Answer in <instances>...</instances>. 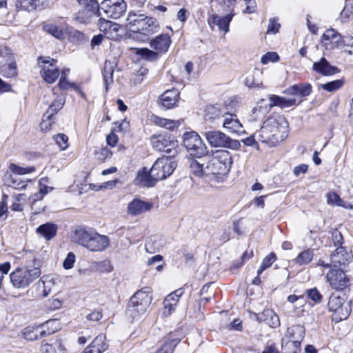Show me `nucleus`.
I'll list each match as a JSON object with an SVG mask.
<instances>
[{"label":"nucleus","instance_id":"nucleus-1","mask_svg":"<svg viewBox=\"0 0 353 353\" xmlns=\"http://www.w3.org/2000/svg\"><path fill=\"white\" fill-rule=\"evenodd\" d=\"M232 165V155L228 150L216 151L207 162L201 159H191L189 163L193 175L196 177L209 176L210 181L216 183H223L226 180Z\"/></svg>","mask_w":353,"mask_h":353},{"label":"nucleus","instance_id":"nucleus-2","mask_svg":"<svg viewBox=\"0 0 353 353\" xmlns=\"http://www.w3.org/2000/svg\"><path fill=\"white\" fill-rule=\"evenodd\" d=\"M288 132V123L285 118L276 116L267 119L256 135L261 142L275 146L287 137Z\"/></svg>","mask_w":353,"mask_h":353},{"label":"nucleus","instance_id":"nucleus-3","mask_svg":"<svg viewBox=\"0 0 353 353\" xmlns=\"http://www.w3.org/2000/svg\"><path fill=\"white\" fill-rule=\"evenodd\" d=\"M72 241L92 252H103L110 246V239L98 233L94 229L85 226L76 228L71 236Z\"/></svg>","mask_w":353,"mask_h":353},{"label":"nucleus","instance_id":"nucleus-4","mask_svg":"<svg viewBox=\"0 0 353 353\" xmlns=\"http://www.w3.org/2000/svg\"><path fill=\"white\" fill-rule=\"evenodd\" d=\"M126 26L132 32L130 37L142 42L148 41L150 35L159 31L156 19L135 12H129Z\"/></svg>","mask_w":353,"mask_h":353},{"label":"nucleus","instance_id":"nucleus-5","mask_svg":"<svg viewBox=\"0 0 353 353\" xmlns=\"http://www.w3.org/2000/svg\"><path fill=\"white\" fill-rule=\"evenodd\" d=\"M152 301V290L144 287L136 292L130 299L128 311L132 319H139L143 315Z\"/></svg>","mask_w":353,"mask_h":353},{"label":"nucleus","instance_id":"nucleus-6","mask_svg":"<svg viewBox=\"0 0 353 353\" xmlns=\"http://www.w3.org/2000/svg\"><path fill=\"white\" fill-rule=\"evenodd\" d=\"M40 276L41 270L39 268L25 266L15 269L10 274V279L14 288L24 289Z\"/></svg>","mask_w":353,"mask_h":353},{"label":"nucleus","instance_id":"nucleus-7","mask_svg":"<svg viewBox=\"0 0 353 353\" xmlns=\"http://www.w3.org/2000/svg\"><path fill=\"white\" fill-rule=\"evenodd\" d=\"M183 141L190 155L201 159L208 154V147L197 132L192 131L184 133Z\"/></svg>","mask_w":353,"mask_h":353},{"label":"nucleus","instance_id":"nucleus-8","mask_svg":"<svg viewBox=\"0 0 353 353\" xmlns=\"http://www.w3.org/2000/svg\"><path fill=\"white\" fill-rule=\"evenodd\" d=\"M327 306L329 310L333 312V319L336 321L346 319L351 312L350 303L338 295H332L330 297Z\"/></svg>","mask_w":353,"mask_h":353},{"label":"nucleus","instance_id":"nucleus-9","mask_svg":"<svg viewBox=\"0 0 353 353\" xmlns=\"http://www.w3.org/2000/svg\"><path fill=\"white\" fill-rule=\"evenodd\" d=\"M38 63L41 68V76L48 83H54L60 75L57 61L50 57L38 58Z\"/></svg>","mask_w":353,"mask_h":353},{"label":"nucleus","instance_id":"nucleus-10","mask_svg":"<svg viewBox=\"0 0 353 353\" xmlns=\"http://www.w3.org/2000/svg\"><path fill=\"white\" fill-rule=\"evenodd\" d=\"M176 167L175 161L168 157L158 159L150 168L152 177L156 179L157 181L163 180L170 176Z\"/></svg>","mask_w":353,"mask_h":353},{"label":"nucleus","instance_id":"nucleus-11","mask_svg":"<svg viewBox=\"0 0 353 353\" xmlns=\"http://www.w3.org/2000/svg\"><path fill=\"white\" fill-rule=\"evenodd\" d=\"M326 280L330 288L336 291H342L351 285L350 277L342 270H330L326 274Z\"/></svg>","mask_w":353,"mask_h":353},{"label":"nucleus","instance_id":"nucleus-12","mask_svg":"<svg viewBox=\"0 0 353 353\" xmlns=\"http://www.w3.org/2000/svg\"><path fill=\"white\" fill-rule=\"evenodd\" d=\"M214 113L218 112L217 117H223V128L230 134H236L238 135L245 133V130L234 114L228 112H222L215 108H212Z\"/></svg>","mask_w":353,"mask_h":353},{"label":"nucleus","instance_id":"nucleus-13","mask_svg":"<svg viewBox=\"0 0 353 353\" xmlns=\"http://www.w3.org/2000/svg\"><path fill=\"white\" fill-rule=\"evenodd\" d=\"M126 8L124 0H103L100 6V9L107 17L115 19L124 14Z\"/></svg>","mask_w":353,"mask_h":353},{"label":"nucleus","instance_id":"nucleus-14","mask_svg":"<svg viewBox=\"0 0 353 353\" xmlns=\"http://www.w3.org/2000/svg\"><path fill=\"white\" fill-rule=\"evenodd\" d=\"M98 27L100 31L111 40L117 41L121 37L120 34L121 26L115 22L100 18L98 21Z\"/></svg>","mask_w":353,"mask_h":353},{"label":"nucleus","instance_id":"nucleus-15","mask_svg":"<svg viewBox=\"0 0 353 353\" xmlns=\"http://www.w3.org/2000/svg\"><path fill=\"white\" fill-rule=\"evenodd\" d=\"M343 40L344 37L334 29H328L323 34L321 41L327 50H332L343 43Z\"/></svg>","mask_w":353,"mask_h":353},{"label":"nucleus","instance_id":"nucleus-16","mask_svg":"<svg viewBox=\"0 0 353 353\" xmlns=\"http://www.w3.org/2000/svg\"><path fill=\"white\" fill-rule=\"evenodd\" d=\"M232 12L224 16L220 17L216 14H211L208 19V23L212 30L214 29L215 26H217L220 31H223L224 33L229 32L230 23L234 17Z\"/></svg>","mask_w":353,"mask_h":353},{"label":"nucleus","instance_id":"nucleus-17","mask_svg":"<svg viewBox=\"0 0 353 353\" xmlns=\"http://www.w3.org/2000/svg\"><path fill=\"white\" fill-rule=\"evenodd\" d=\"M352 259V255L344 247H338L330 256L331 265L333 267H339L348 263Z\"/></svg>","mask_w":353,"mask_h":353},{"label":"nucleus","instance_id":"nucleus-18","mask_svg":"<svg viewBox=\"0 0 353 353\" xmlns=\"http://www.w3.org/2000/svg\"><path fill=\"white\" fill-rule=\"evenodd\" d=\"M152 144L153 147L158 151L170 153L172 149L175 148L177 145V141L174 139H167L165 137H152Z\"/></svg>","mask_w":353,"mask_h":353},{"label":"nucleus","instance_id":"nucleus-19","mask_svg":"<svg viewBox=\"0 0 353 353\" xmlns=\"http://www.w3.org/2000/svg\"><path fill=\"white\" fill-rule=\"evenodd\" d=\"M152 205L139 199H134L127 207V213L131 216H138L151 210Z\"/></svg>","mask_w":353,"mask_h":353},{"label":"nucleus","instance_id":"nucleus-20","mask_svg":"<svg viewBox=\"0 0 353 353\" xmlns=\"http://www.w3.org/2000/svg\"><path fill=\"white\" fill-rule=\"evenodd\" d=\"M183 291L182 289H178L174 292L168 294L163 301V314L165 316L170 315L173 311L175 310L176 305L179 301V298L183 295Z\"/></svg>","mask_w":353,"mask_h":353},{"label":"nucleus","instance_id":"nucleus-21","mask_svg":"<svg viewBox=\"0 0 353 353\" xmlns=\"http://www.w3.org/2000/svg\"><path fill=\"white\" fill-rule=\"evenodd\" d=\"M204 136L212 148H223L228 139V135L219 130L208 131Z\"/></svg>","mask_w":353,"mask_h":353},{"label":"nucleus","instance_id":"nucleus-22","mask_svg":"<svg viewBox=\"0 0 353 353\" xmlns=\"http://www.w3.org/2000/svg\"><path fill=\"white\" fill-rule=\"evenodd\" d=\"M100 15V6L96 8L84 7L76 14L75 19L80 23H89L93 17Z\"/></svg>","mask_w":353,"mask_h":353},{"label":"nucleus","instance_id":"nucleus-23","mask_svg":"<svg viewBox=\"0 0 353 353\" xmlns=\"http://www.w3.org/2000/svg\"><path fill=\"white\" fill-rule=\"evenodd\" d=\"M152 48L155 50L157 53L166 52L171 44L170 37L168 34H162L152 39L150 43Z\"/></svg>","mask_w":353,"mask_h":353},{"label":"nucleus","instance_id":"nucleus-24","mask_svg":"<svg viewBox=\"0 0 353 353\" xmlns=\"http://www.w3.org/2000/svg\"><path fill=\"white\" fill-rule=\"evenodd\" d=\"M105 336L99 334L84 350L83 353H102L108 348Z\"/></svg>","mask_w":353,"mask_h":353},{"label":"nucleus","instance_id":"nucleus-25","mask_svg":"<svg viewBox=\"0 0 353 353\" xmlns=\"http://www.w3.org/2000/svg\"><path fill=\"white\" fill-rule=\"evenodd\" d=\"M55 285V281L53 278L46 276L41 279L37 283L38 295L41 297L48 296Z\"/></svg>","mask_w":353,"mask_h":353},{"label":"nucleus","instance_id":"nucleus-26","mask_svg":"<svg viewBox=\"0 0 353 353\" xmlns=\"http://www.w3.org/2000/svg\"><path fill=\"white\" fill-rule=\"evenodd\" d=\"M179 99V92L177 90H168L161 94V103L164 108L170 109L176 105Z\"/></svg>","mask_w":353,"mask_h":353},{"label":"nucleus","instance_id":"nucleus-27","mask_svg":"<svg viewBox=\"0 0 353 353\" xmlns=\"http://www.w3.org/2000/svg\"><path fill=\"white\" fill-rule=\"evenodd\" d=\"M137 184L144 187H152L157 183L156 179L152 177L151 169L148 170L146 168H143L137 173L135 179Z\"/></svg>","mask_w":353,"mask_h":353},{"label":"nucleus","instance_id":"nucleus-28","mask_svg":"<svg viewBox=\"0 0 353 353\" xmlns=\"http://www.w3.org/2000/svg\"><path fill=\"white\" fill-rule=\"evenodd\" d=\"M312 69L324 76L333 75L339 71L337 68L331 65L325 58H321L319 61L314 62Z\"/></svg>","mask_w":353,"mask_h":353},{"label":"nucleus","instance_id":"nucleus-29","mask_svg":"<svg viewBox=\"0 0 353 353\" xmlns=\"http://www.w3.org/2000/svg\"><path fill=\"white\" fill-rule=\"evenodd\" d=\"M150 121L160 128H164L169 130L177 129L181 123L179 120H172L160 117L157 115L152 114L150 116Z\"/></svg>","mask_w":353,"mask_h":353},{"label":"nucleus","instance_id":"nucleus-30","mask_svg":"<svg viewBox=\"0 0 353 353\" xmlns=\"http://www.w3.org/2000/svg\"><path fill=\"white\" fill-rule=\"evenodd\" d=\"M57 230L56 224L49 222L39 225L36 229V232L46 241H50L57 235Z\"/></svg>","mask_w":353,"mask_h":353},{"label":"nucleus","instance_id":"nucleus-31","mask_svg":"<svg viewBox=\"0 0 353 353\" xmlns=\"http://www.w3.org/2000/svg\"><path fill=\"white\" fill-rule=\"evenodd\" d=\"M40 337L52 334L59 331L61 327V322L59 319H50L39 326Z\"/></svg>","mask_w":353,"mask_h":353},{"label":"nucleus","instance_id":"nucleus-32","mask_svg":"<svg viewBox=\"0 0 353 353\" xmlns=\"http://www.w3.org/2000/svg\"><path fill=\"white\" fill-rule=\"evenodd\" d=\"M312 92V85L308 83L295 84L285 91V93L290 95H299L302 97L309 96Z\"/></svg>","mask_w":353,"mask_h":353},{"label":"nucleus","instance_id":"nucleus-33","mask_svg":"<svg viewBox=\"0 0 353 353\" xmlns=\"http://www.w3.org/2000/svg\"><path fill=\"white\" fill-rule=\"evenodd\" d=\"M270 99V105L271 107L278 106L281 108H286L292 107L296 105V99L294 98L288 99L285 97L277 96V95H270L269 97Z\"/></svg>","mask_w":353,"mask_h":353},{"label":"nucleus","instance_id":"nucleus-34","mask_svg":"<svg viewBox=\"0 0 353 353\" xmlns=\"http://www.w3.org/2000/svg\"><path fill=\"white\" fill-rule=\"evenodd\" d=\"M327 203L328 205H332L337 207H341L347 210H353V204L345 201L343 200L339 195L334 192H329L326 195Z\"/></svg>","mask_w":353,"mask_h":353},{"label":"nucleus","instance_id":"nucleus-35","mask_svg":"<svg viewBox=\"0 0 353 353\" xmlns=\"http://www.w3.org/2000/svg\"><path fill=\"white\" fill-rule=\"evenodd\" d=\"M0 72L7 78H13L17 75L16 62L5 63L4 60L0 61Z\"/></svg>","mask_w":353,"mask_h":353},{"label":"nucleus","instance_id":"nucleus-36","mask_svg":"<svg viewBox=\"0 0 353 353\" xmlns=\"http://www.w3.org/2000/svg\"><path fill=\"white\" fill-rule=\"evenodd\" d=\"M304 327L303 326L296 325L288 328L285 336L289 338L290 340L302 341L304 338Z\"/></svg>","mask_w":353,"mask_h":353},{"label":"nucleus","instance_id":"nucleus-37","mask_svg":"<svg viewBox=\"0 0 353 353\" xmlns=\"http://www.w3.org/2000/svg\"><path fill=\"white\" fill-rule=\"evenodd\" d=\"M65 101L63 97H58L50 105L48 109L46 112V117H54L57 112L62 109L64 105Z\"/></svg>","mask_w":353,"mask_h":353},{"label":"nucleus","instance_id":"nucleus-38","mask_svg":"<svg viewBox=\"0 0 353 353\" xmlns=\"http://www.w3.org/2000/svg\"><path fill=\"white\" fill-rule=\"evenodd\" d=\"M135 54L140 56L142 59L152 61L158 59L157 52H154L148 48H136Z\"/></svg>","mask_w":353,"mask_h":353},{"label":"nucleus","instance_id":"nucleus-39","mask_svg":"<svg viewBox=\"0 0 353 353\" xmlns=\"http://www.w3.org/2000/svg\"><path fill=\"white\" fill-rule=\"evenodd\" d=\"M353 17V4L346 1L343 10L341 12L339 19L345 23L349 22Z\"/></svg>","mask_w":353,"mask_h":353},{"label":"nucleus","instance_id":"nucleus-40","mask_svg":"<svg viewBox=\"0 0 353 353\" xmlns=\"http://www.w3.org/2000/svg\"><path fill=\"white\" fill-rule=\"evenodd\" d=\"M113 68L110 62L105 61L103 68V81L105 85L106 90L109 85H110L113 81Z\"/></svg>","mask_w":353,"mask_h":353},{"label":"nucleus","instance_id":"nucleus-41","mask_svg":"<svg viewBox=\"0 0 353 353\" xmlns=\"http://www.w3.org/2000/svg\"><path fill=\"white\" fill-rule=\"evenodd\" d=\"M314 256L313 250L307 249L301 252L295 259V263L299 265L308 264Z\"/></svg>","mask_w":353,"mask_h":353},{"label":"nucleus","instance_id":"nucleus-42","mask_svg":"<svg viewBox=\"0 0 353 353\" xmlns=\"http://www.w3.org/2000/svg\"><path fill=\"white\" fill-rule=\"evenodd\" d=\"M344 84L343 79H337L321 85V88L327 92H332L340 89Z\"/></svg>","mask_w":353,"mask_h":353},{"label":"nucleus","instance_id":"nucleus-43","mask_svg":"<svg viewBox=\"0 0 353 353\" xmlns=\"http://www.w3.org/2000/svg\"><path fill=\"white\" fill-rule=\"evenodd\" d=\"M276 256L274 253L271 252L267 255L262 261L261 265L257 271L258 274H261L265 269L270 268L276 261Z\"/></svg>","mask_w":353,"mask_h":353},{"label":"nucleus","instance_id":"nucleus-44","mask_svg":"<svg viewBox=\"0 0 353 353\" xmlns=\"http://www.w3.org/2000/svg\"><path fill=\"white\" fill-rule=\"evenodd\" d=\"M301 341L299 340H289L286 342L284 350L288 353H300L301 352Z\"/></svg>","mask_w":353,"mask_h":353},{"label":"nucleus","instance_id":"nucleus-45","mask_svg":"<svg viewBox=\"0 0 353 353\" xmlns=\"http://www.w3.org/2000/svg\"><path fill=\"white\" fill-rule=\"evenodd\" d=\"M4 60L5 63L16 62L12 50L7 46L0 47V61Z\"/></svg>","mask_w":353,"mask_h":353},{"label":"nucleus","instance_id":"nucleus-46","mask_svg":"<svg viewBox=\"0 0 353 353\" xmlns=\"http://www.w3.org/2000/svg\"><path fill=\"white\" fill-rule=\"evenodd\" d=\"M40 330L41 329L39 327L36 329L30 327H26L23 332V337L28 341L38 339L39 338H41L40 335L39 336L38 334V333L39 334Z\"/></svg>","mask_w":353,"mask_h":353},{"label":"nucleus","instance_id":"nucleus-47","mask_svg":"<svg viewBox=\"0 0 353 353\" xmlns=\"http://www.w3.org/2000/svg\"><path fill=\"white\" fill-rule=\"evenodd\" d=\"M9 170L14 174L19 175H23L28 173H31L34 171V167L23 168L20 167L14 163H10L9 165Z\"/></svg>","mask_w":353,"mask_h":353},{"label":"nucleus","instance_id":"nucleus-48","mask_svg":"<svg viewBox=\"0 0 353 353\" xmlns=\"http://www.w3.org/2000/svg\"><path fill=\"white\" fill-rule=\"evenodd\" d=\"M43 29L57 39H63L64 37V32L61 29L56 26L52 24H46L43 26Z\"/></svg>","mask_w":353,"mask_h":353},{"label":"nucleus","instance_id":"nucleus-49","mask_svg":"<svg viewBox=\"0 0 353 353\" xmlns=\"http://www.w3.org/2000/svg\"><path fill=\"white\" fill-rule=\"evenodd\" d=\"M54 117H46V112L43 115L42 121L40 123V128L43 132H47L50 130L52 124L54 123Z\"/></svg>","mask_w":353,"mask_h":353},{"label":"nucleus","instance_id":"nucleus-50","mask_svg":"<svg viewBox=\"0 0 353 353\" xmlns=\"http://www.w3.org/2000/svg\"><path fill=\"white\" fill-rule=\"evenodd\" d=\"M48 192L47 186L44 185L43 187H41L38 192L29 197V201L31 205H33L37 201L42 200Z\"/></svg>","mask_w":353,"mask_h":353},{"label":"nucleus","instance_id":"nucleus-51","mask_svg":"<svg viewBox=\"0 0 353 353\" xmlns=\"http://www.w3.org/2000/svg\"><path fill=\"white\" fill-rule=\"evenodd\" d=\"M53 139L61 150H64L68 147V137L65 134H58L54 136Z\"/></svg>","mask_w":353,"mask_h":353},{"label":"nucleus","instance_id":"nucleus-52","mask_svg":"<svg viewBox=\"0 0 353 353\" xmlns=\"http://www.w3.org/2000/svg\"><path fill=\"white\" fill-rule=\"evenodd\" d=\"M44 1L45 0H24V8L28 10L41 9L43 8Z\"/></svg>","mask_w":353,"mask_h":353},{"label":"nucleus","instance_id":"nucleus-53","mask_svg":"<svg viewBox=\"0 0 353 353\" xmlns=\"http://www.w3.org/2000/svg\"><path fill=\"white\" fill-rule=\"evenodd\" d=\"M281 24L275 18H270L269 19V24L268 26L267 34H276L279 32Z\"/></svg>","mask_w":353,"mask_h":353},{"label":"nucleus","instance_id":"nucleus-54","mask_svg":"<svg viewBox=\"0 0 353 353\" xmlns=\"http://www.w3.org/2000/svg\"><path fill=\"white\" fill-rule=\"evenodd\" d=\"M279 59V54L275 52H269L265 54L261 59L263 64H268L270 62L275 63Z\"/></svg>","mask_w":353,"mask_h":353},{"label":"nucleus","instance_id":"nucleus-55","mask_svg":"<svg viewBox=\"0 0 353 353\" xmlns=\"http://www.w3.org/2000/svg\"><path fill=\"white\" fill-rule=\"evenodd\" d=\"M75 261H76L75 254L72 252H69L67 254L66 258L63 261V268L65 270L72 269L74 266Z\"/></svg>","mask_w":353,"mask_h":353},{"label":"nucleus","instance_id":"nucleus-56","mask_svg":"<svg viewBox=\"0 0 353 353\" xmlns=\"http://www.w3.org/2000/svg\"><path fill=\"white\" fill-rule=\"evenodd\" d=\"M63 300L52 297V299L48 301L47 307L48 309L51 310H59L62 307Z\"/></svg>","mask_w":353,"mask_h":353},{"label":"nucleus","instance_id":"nucleus-57","mask_svg":"<svg viewBox=\"0 0 353 353\" xmlns=\"http://www.w3.org/2000/svg\"><path fill=\"white\" fill-rule=\"evenodd\" d=\"M265 315L270 317L269 324L272 327H276L280 325L279 316L272 310H266Z\"/></svg>","mask_w":353,"mask_h":353},{"label":"nucleus","instance_id":"nucleus-58","mask_svg":"<svg viewBox=\"0 0 353 353\" xmlns=\"http://www.w3.org/2000/svg\"><path fill=\"white\" fill-rule=\"evenodd\" d=\"M241 146V145L238 140L232 139L228 136V139L226 140L225 145L223 146V148L238 150L240 149Z\"/></svg>","mask_w":353,"mask_h":353},{"label":"nucleus","instance_id":"nucleus-59","mask_svg":"<svg viewBox=\"0 0 353 353\" xmlns=\"http://www.w3.org/2000/svg\"><path fill=\"white\" fill-rule=\"evenodd\" d=\"M7 195H3L2 200L0 201V219H5L7 216Z\"/></svg>","mask_w":353,"mask_h":353},{"label":"nucleus","instance_id":"nucleus-60","mask_svg":"<svg viewBox=\"0 0 353 353\" xmlns=\"http://www.w3.org/2000/svg\"><path fill=\"white\" fill-rule=\"evenodd\" d=\"M343 43L347 46L344 52L349 55L353 56V37H345Z\"/></svg>","mask_w":353,"mask_h":353},{"label":"nucleus","instance_id":"nucleus-61","mask_svg":"<svg viewBox=\"0 0 353 353\" xmlns=\"http://www.w3.org/2000/svg\"><path fill=\"white\" fill-rule=\"evenodd\" d=\"M307 295L312 301L315 302L320 301L322 298L321 294L316 288L307 290Z\"/></svg>","mask_w":353,"mask_h":353},{"label":"nucleus","instance_id":"nucleus-62","mask_svg":"<svg viewBox=\"0 0 353 353\" xmlns=\"http://www.w3.org/2000/svg\"><path fill=\"white\" fill-rule=\"evenodd\" d=\"M173 343L166 342L156 352V353H172L173 350Z\"/></svg>","mask_w":353,"mask_h":353},{"label":"nucleus","instance_id":"nucleus-63","mask_svg":"<svg viewBox=\"0 0 353 353\" xmlns=\"http://www.w3.org/2000/svg\"><path fill=\"white\" fill-rule=\"evenodd\" d=\"M79 4L84 7H91L92 8H98L100 6L97 0H77Z\"/></svg>","mask_w":353,"mask_h":353},{"label":"nucleus","instance_id":"nucleus-64","mask_svg":"<svg viewBox=\"0 0 353 353\" xmlns=\"http://www.w3.org/2000/svg\"><path fill=\"white\" fill-rule=\"evenodd\" d=\"M42 353H57L56 348L51 344L44 343L41 345Z\"/></svg>","mask_w":353,"mask_h":353}]
</instances>
